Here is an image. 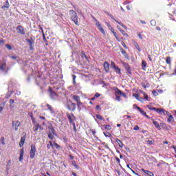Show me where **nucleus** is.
I'll return each instance as SVG.
<instances>
[{
  "label": "nucleus",
  "mask_w": 176,
  "mask_h": 176,
  "mask_svg": "<svg viewBox=\"0 0 176 176\" xmlns=\"http://www.w3.org/2000/svg\"><path fill=\"white\" fill-rule=\"evenodd\" d=\"M112 90L115 91L116 101H118V102L120 101V97H121L120 96H122V97H124V98H127V95H126V93H124V91L119 89V88L116 87H113L112 88Z\"/></svg>",
  "instance_id": "obj_1"
},
{
  "label": "nucleus",
  "mask_w": 176,
  "mask_h": 176,
  "mask_svg": "<svg viewBox=\"0 0 176 176\" xmlns=\"http://www.w3.org/2000/svg\"><path fill=\"white\" fill-rule=\"evenodd\" d=\"M67 118L69 120V123L70 124H72L73 126V129H74V131L75 133H76L77 130H76V125L75 124V122H76V117L75 116V115H74V113H67Z\"/></svg>",
  "instance_id": "obj_2"
},
{
  "label": "nucleus",
  "mask_w": 176,
  "mask_h": 176,
  "mask_svg": "<svg viewBox=\"0 0 176 176\" xmlns=\"http://www.w3.org/2000/svg\"><path fill=\"white\" fill-rule=\"evenodd\" d=\"M69 15L71 19L74 21L76 25H79V21H78V14L73 10H69Z\"/></svg>",
  "instance_id": "obj_3"
},
{
  "label": "nucleus",
  "mask_w": 176,
  "mask_h": 176,
  "mask_svg": "<svg viewBox=\"0 0 176 176\" xmlns=\"http://www.w3.org/2000/svg\"><path fill=\"white\" fill-rule=\"evenodd\" d=\"M147 107L149 109V111H155L157 113H160V115H163L164 116H166V110H164V109L153 107L149 105H148Z\"/></svg>",
  "instance_id": "obj_4"
},
{
  "label": "nucleus",
  "mask_w": 176,
  "mask_h": 176,
  "mask_svg": "<svg viewBox=\"0 0 176 176\" xmlns=\"http://www.w3.org/2000/svg\"><path fill=\"white\" fill-rule=\"evenodd\" d=\"M66 107L69 111L72 112H75V109H76V104L74 103L71 100H67Z\"/></svg>",
  "instance_id": "obj_5"
},
{
  "label": "nucleus",
  "mask_w": 176,
  "mask_h": 176,
  "mask_svg": "<svg viewBox=\"0 0 176 176\" xmlns=\"http://www.w3.org/2000/svg\"><path fill=\"white\" fill-rule=\"evenodd\" d=\"M30 159H35V155L36 153V146L35 144H32L30 146Z\"/></svg>",
  "instance_id": "obj_6"
},
{
  "label": "nucleus",
  "mask_w": 176,
  "mask_h": 176,
  "mask_svg": "<svg viewBox=\"0 0 176 176\" xmlns=\"http://www.w3.org/2000/svg\"><path fill=\"white\" fill-rule=\"evenodd\" d=\"M48 92L52 100H56L58 97V95L52 89V87H49Z\"/></svg>",
  "instance_id": "obj_7"
},
{
  "label": "nucleus",
  "mask_w": 176,
  "mask_h": 176,
  "mask_svg": "<svg viewBox=\"0 0 176 176\" xmlns=\"http://www.w3.org/2000/svg\"><path fill=\"white\" fill-rule=\"evenodd\" d=\"M72 98L73 100H74V101H76L78 108H79V107H82L83 104L80 101V96L78 95H74L73 96Z\"/></svg>",
  "instance_id": "obj_8"
},
{
  "label": "nucleus",
  "mask_w": 176,
  "mask_h": 176,
  "mask_svg": "<svg viewBox=\"0 0 176 176\" xmlns=\"http://www.w3.org/2000/svg\"><path fill=\"white\" fill-rule=\"evenodd\" d=\"M20 126H21V122H20V121H18V120L12 121V127L15 131H19V127H20Z\"/></svg>",
  "instance_id": "obj_9"
},
{
  "label": "nucleus",
  "mask_w": 176,
  "mask_h": 176,
  "mask_svg": "<svg viewBox=\"0 0 176 176\" xmlns=\"http://www.w3.org/2000/svg\"><path fill=\"white\" fill-rule=\"evenodd\" d=\"M123 66L124 67L126 71V75H131V67H130V65H129L126 63H123Z\"/></svg>",
  "instance_id": "obj_10"
},
{
  "label": "nucleus",
  "mask_w": 176,
  "mask_h": 176,
  "mask_svg": "<svg viewBox=\"0 0 176 176\" xmlns=\"http://www.w3.org/2000/svg\"><path fill=\"white\" fill-rule=\"evenodd\" d=\"M26 41L29 43L30 50H34V45L35 43V41H34V38H28L26 39Z\"/></svg>",
  "instance_id": "obj_11"
},
{
  "label": "nucleus",
  "mask_w": 176,
  "mask_h": 176,
  "mask_svg": "<svg viewBox=\"0 0 176 176\" xmlns=\"http://www.w3.org/2000/svg\"><path fill=\"white\" fill-rule=\"evenodd\" d=\"M165 115H167V116L168 117L167 120L168 123H171L172 122L174 121V117L173 116V115H171L170 112L166 111Z\"/></svg>",
  "instance_id": "obj_12"
},
{
  "label": "nucleus",
  "mask_w": 176,
  "mask_h": 176,
  "mask_svg": "<svg viewBox=\"0 0 176 176\" xmlns=\"http://www.w3.org/2000/svg\"><path fill=\"white\" fill-rule=\"evenodd\" d=\"M16 31H18V34H21V35H25V30L24 28L21 25H18L16 27Z\"/></svg>",
  "instance_id": "obj_13"
},
{
  "label": "nucleus",
  "mask_w": 176,
  "mask_h": 176,
  "mask_svg": "<svg viewBox=\"0 0 176 176\" xmlns=\"http://www.w3.org/2000/svg\"><path fill=\"white\" fill-rule=\"evenodd\" d=\"M103 67H104L105 72H107V74H108L109 72V63L108 62H104L103 63Z\"/></svg>",
  "instance_id": "obj_14"
},
{
  "label": "nucleus",
  "mask_w": 176,
  "mask_h": 176,
  "mask_svg": "<svg viewBox=\"0 0 176 176\" xmlns=\"http://www.w3.org/2000/svg\"><path fill=\"white\" fill-rule=\"evenodd\" d=\"M96 25H97L98 30L100 31V32H102V34H103V35H105V30H104V28H102L101 24H100V22L98 21L96 23Z\"/></svg>",
  "instance_id": "obj_15"
},
{
  "label": "nucleus",
  "mask_w": 176,
  "mask_h": 176,
  "mask_svg": "<svg viewBox=\"0 0 176 176\" xmlns=\"http://www.w3.org/2000/svg\"><path fill=\"white\" fill-rule=\"evenodd\" d=\"M45 107H47L46 111H49L50 113H54V109H53V107L49 104H46Z\"/></svg>",
  "instance_id": "obj_16"
},
{
  "label": "nucleus",
  "mask_w": 176,
  "mask_h": 176,
  "mask_svg": "<svg viewBox=\"0 0 176 176\" xmlns=\"http://www.w3.org/2000/svg\"><path fill=\"white\" fill-rule=\"evenodd\" d=\"M151 120L153 122V124H154L156 129H157L158 130H162V128L160 127V124H159V122H157V121H155L153 118H151Z\"/></svg>",
  "instance_id": "obj_17"
},
{
  "label": "nucleus",
  "mask_w": 176,
  "mask_h": 176,
  "mask_svg": "<svg viewBox=\"0 0 176 176\" xmlns=\"http://www.w3.org/2000/svg\"><path fill=\"white\" fill-rule=\"evenodd\" d=\"M26 135L25 134L23 137L21 138V140L19 142V146L21 148V146H23L24 144L25 143V138Z\"/></svg>",
  "instance_id": "obj_18"
},
{
  "label": "nucleus",
  "mask_w": 176,
  "mask_h": 176,
  "mask_svg": "<svg viewBox=\"0 0 176 176\" xmlns=\"http://www.w3.org/2000/svg\"><path fill=\"white\" fill-rule=\"evenodd\" d=\"M10 8V4L9 3V0H6L3 6H1V9H8Z\"/></svg>",
  "instance_id": "obj_19"
},
{
  "label": "nucleus",
  "mask_w": 176,
  "mask_h": 176,
  "mask_svg": "<svg viewBox=\"0 0 176 176\" xmlns=\"http://www.w3.org/2000/svg\"><path fill=\"white\" fill-rule=\"evenodd\" d=\"M23 159H24V148H22L20 151L19 162H23Z\"/></svg>",
  "instance_id": "obj_20"
},
{
  "label": "nucleus",
  "mask_w": 176,
  "mask_h": 176,
  "mask_svg": "<svg viewBox=\"0 0 176 176\" xmlns=\"http://www.w3.org/2000/svg\"><path fill=\"white\" fill-rule=\"evenodd\" d=\"M142 171H143V173H144V174H146L147 175L149 176H155V175L153 174V173L149 171V170H146L144 168H142Z\"/></svg>",
  "instance_id": "obj_21"
},
{
  "label": "nucleus",
  "mask_w": 176,
  "mask_h": 176,
  "mask_svg": "<svg viewBox=\"0 0 176 176\" xmlns=\"http://www.w3.org/2000/svg\"><path fill=\"white\" fill-rule=\"evenodd\" d=\"M140 92L142 94H143L144 98V100H146V101H149V98H148V94H146L145 93V91H142V90H140Z\"/></svg>",
  "instance_id": "obj_22"
},
{
  "label": "nucleus",
  "mask_w": 176,
  "mask_h": 176,
  "mask_svg": "<svg viewBox=\"0 0 176 176\" xmlns=\"http://www.w3.org/2000/svg\"><path fill=\"white\" fill-rule=\"evenodd\" d=\"M113 69H114L115 72L118 74V75H120V74H122V72L120 70V68H119V67L116 66V67H114Z\"/></svg>",
  "instance_id": "obj_23"
},
{
  "label": "nucleus",
  "mask_w": 176,
  "mask_h": 176,
  "mask_svg": "<svg viewBox=\"0 0 176 176\" xmlns=\"http://www.w3.org/2000/svg\"><path fill=\"white\" fill-rule=\"evenodd\" d=\"M48 129H49L48 133L56 134V130L54 129V128H53V126H50V127H48Z\"/></svg>",
  "instance_id": "obj_24"
},
{
  "label": "nucleus",
  "mask_w": 176,
  "mask_h": 176,
  "mask_svg": "<svg viewBox=\"0 0 176 176\" xmlns=\"http://www.w3.org/2000/svg\"><path fill=\"white\" fill-rule=\"evenodd\" d=\"M120 50L122 54H123V56H124V57L126 58H127V57H129V55H127V53L126 52V50H124V49L121 47Z\"/></svg>",
  "instance_id": "obj_25"
},
{
  "label": "nucleus",
  "mask_w": 176,
  "mask_h": 176,
  "mask_svg": "<svg viewBox=\"0 0 176 176\" xmlns=\"http://www.w3.org/2000/svg\"><path fill=\"white\" fill-rule=\"evenodd\" d=\"M133 46H135V49H137V50H138V52H141V48L140 47V45H138V43L135 41H133Z\"/></svg>",
  "instance_id": "obj_26"
},
{
  "label": "nucleus",
  "mask_w": 176,
  "mask_h": 176,
  "mask_svg": "<svg viewBox=\"0 0 176 176\" xmlns=\"http://www.w3.org/2000/svg\"><path fill=\"white\" fill-rule=\"evenodd\" d=\"M119 31H120V32H121V34H122V35L124 36L129 38V34L126 32V31H124V30H122V29H119Z\"/></svg>",
  "instance_id": "obj_27"
},
{
  "label": "nucleus",
  "mask_w": 176,
  "mask_h": 176,
  "mask_svg": "<svg viewBox=\"0 0 176 176\" xmlns=\"http://www.w3.org/2000/svg\"><path fill=\"white\" fill-rule=\"evenodd\" d=\"M113 34L115 38H116V40L118 41V42H120V41H122L123 37L119 38V37L118 36V34H116V32H113Z\"/></svg>",
  "instance_id": "obj_28"
},
{
  "label": "nucleus",
  "mask_w": 176,
  "mask_h": 176,
  "mask_svg": "<svg viewBox=\"0 0 176 176\" xmlns=\"http://www.w3.org/2000/svg\"><path fill=\"white\" fill-rule=\"evenodd\" d=\"M54 135H57L56 133H48V138L50 140H54Z\"/></svg>",
  "instance_id": "obj_29"
},
{
  "label": "nucleus",
  "mask_w": 176,
  "mask_h": 176,
  "mask_svg": "<svg viewBox=\"0 0 176 176\" xmlns=\"http://www.w3.org/2000/svg\"><path fill=\"white\" fill-rule=\"evenodd\" d=\"M81 57H82V58H85V60H89L87 55H86V53H85L84 51L81 52Z\"/></svg>",
  "instance_id": "obj_30"
},
{
  "label": "nucleus",
  "mask_w": 176,
  "mask_h": 176,
  "mask_svg": "<svg viewBox=\"0 0 176 176\" xmlns=\"http://www.w3.org/2000/svg\"><path fill=\"white\" fill-rule=\"evenodd\" d=\"M166 64H168V65H171V57L167 56V57H166Z\"/></svg>",
  "instance_id": "obj_31"
},
{
  "label": "nucleus",
  "mask_w": 176,
  "mask_h": 176,
  "mask_svg": "<svg viewBox=\"0 0 176 176\" xmlns=\"http://www.w3.org/2000/svg\"><path fill=\"white\" fill-rule=\"evenodd\" d=\"M116 141L118 142L120 148H123V142H122L120 140L116 139Z\"/></svg>",
  "instance_id": "obj_32"
},
{
  "label": "nucleus",
  "mask_w": 176,
  "mask_h": 176,
  "mask_svg": "<svg viewBox=\"0 0 176 176\" xmlns=\"http://www.w3.org/2000/svg\"><path fill=\"white\" fill-rule=\"evenodd\" d=\"M96 119H98L99 120H103V122H105V119L101 116L100 114L96 115Z\"/></svg>",
  "instance_id": "obj_33"
},
{
  "label": "nucleus",
  "mask_w": 176,
  "mask_h": 176,
  "mask_svg": "<svg viewBox=\"0 0 176 176\" xmlns=\"http://www.w3.org/2000/svg\"><path fill=\"white\" fill-rule=\"evenodd\" d=\"M5 68H6V63H3L0 65V69H1V71H5Z\"/></svg>",
  "instance_id": "obj_34"
},
{
  "label": "nucleus",
  "mask_w": 176,
  "mask_h": 176,
  "mask_svg": "<svg viewBox=\"0 0 176 176\" xmlns=\"http://www.w3.org/2000/svg\"><path fill=\"white\" fill-rule=\"evenodd\" d=\"M103 126L104 127L105 130H112V126H111V125L104 124Z\"/></svg>",
  "instance_id": "obj_35"
},
{
  "label": "nucleus",
  "mask_w": 176,
  "mask_h": 176,
  "mask_svg": "<svg viewBox=\"0 0 176 176\" xmlns=\"http://www.w3.org/2000/svg\"><path fill=\"white\" fill-rule=\"evenodd\" d=\"M142 67L143 69H145L144 68H146V61L145 60L142 61Z\"/></svg>",
  "instance_id": "obj_36"
},
{
  "label": "nucleus",
  "mask_w": 176,
  "mask_h": 176,
  "mask_svg": "<svg viewBox=\"0 0 176 176\" xmlns=\"http://www.w3.org/2000/svg\"><path fill=\"white\" fill-rule=\"evenodd\" d=\"M72 164H73V166L76 167V168H79V165L76 164V162L72 161Z\"/></svg>",
  "instance_id": "obj_37"
},
{
  "label": "nucleus",
  "mask_w": 176,
  "mask_h": 176,
  "mask_svg": "<svg viewBox=\"0 0 176 176\" xmlns=\"http://www.w3.org/2000/svg\"><path fill=\"white\" fill-rule=\"evenodd\" d=\"M141 86H142V87H144V89H146V87H149V83L145 85V83L142 82L141 83Z\"/></svg>",
  "instance_id": "obj_38"
},
{
  "label": "nucleus",
  "mask_w": 176,
  "mask_h": 176,
  "mask_svg": "<svg viewBox=\"0 0 176 176\" xmlns=\"http://www.w3.org/2000/svg\"><path fill=\"white\" fill-rule=\"evenodd\" d=\"M133 97H135V98H136V100H139V98H140V95H138V94H133Z\"/></svg>",
  "instance_id": "obj_39"
},
{
  "label": "nucleus",
  "mask_w": 176,
  "mask_h": 176,
  "mask_svg": "<svg viewBox=\"0 0 176 176\" xmlns=\"http://www.w3.org/2000/svg\"><path fill=\"white\" fill-rule=\"evenodd\" d=\"M139 111L140 112V113H142L143 115V116H144L146 114V112H145L142 109H139Z\"/></svg>",
  "instance_id": "obj_40"
},
{
  "label": "nucleus",
  "mask_w": 176,
  "mask_h": 176,
  "mask_svg": "<svg viewBox=\"0 0 176 176\" xmlns=\"http://www.w3.org/2000/svg\"><path fill=\"white\" fill-rule=\"evenodd\" d=\"M72 78H73V83L74 85H76V81L75 80L76 79V76L75 74L72 75Z\"/></svg>",
  "instance_id": "obj_41"
},
{
  "label": "nucleus",
  "mask_w": 176,
  "mask_h": 176,
  "mask_svg": "<svg viewBox=\"0 0 176 176\" xmlns=\"http://www.w3.org/2000/svg\"><path fill=\"white\" fill-rule=\"evenodd\" d=\"M103 134L105 137H112V135H111L109 132H104Z\"/></svg>",
  "instance_id": "obj_42"
},
{
  "label": "nucleus",
  "mask_w": 176,
  "mask_h": 176,
  "mask_svg": "<svg viewBox=\"0 0 176 176\" xmlns=\"http://www.w3.org/2000/svg\"><path fill=\"white\" fill-rule=\"evenodd\" d=\"M38 130H39V129L38 128V126L36 124L35 126L33 127V131H34V133H36V131H38Z\"/></svg>",
  "instance_id": "obj_43"
},
{
  "label": "nucleus",
  "mask_w": 176,
  "mask_h": 176,
  "mask_svg": "<svg viewBox=\"0 0 176 176\" xmlns=\"http://www.w3.org/2000/svg\"><path fill=\"white\" fill-rule=\"evenodd\" d=\"M54 146H55V148H56V149H60V148L59 144L56 142H54Z\"/></svg>",
  "instance_id": "obj_44"
},
{
  "label": "nucleus",
  "mask_w": 176,
  "mask_h": 176,
  "mask_svg": "<svg viewBox=\"0 0 176 176\" xmlns=\"http://www.w3.org/2000/svg\"><path fill=\"white\" fill-rule=\"evenodd\" d=\"M111 67L113 68H113H116V67H117L116 65L115 64V63L112 60L111 62Z\"/></svg>",
  "instance_id": "obj_45"
},
{
  "label": "nucleus",
  "mask_w": 176,
  "mask_h": 176,
  "mask_svg": "<svg viewBox=\"0 0 176 176\" xmlns=\"http://www.w3.org/2000/svg\"><path fill=\"white\" fill-rule=\"evenodd\" d=\"M152 94L155 96V97H157V96H159V94L157 93V91H156V90H153Z\"/></svg>",
  "instance_id": "obj_46"
},
{
  "label": "nucleus",
  "mask_w": 176,
  "mask_h": 176,
  "mask_svg": "<svg viewBox=\"0 0 176 176\" xmlns=\"http://www.w3.org/2000/svg\"><path fill=\"white\" fill-rule=\"evenodd\" d=\"M116 23H118V24H120V25H121V27H123L124 28H126V26H124V25L118 21H116V19H114Z\"/></svg>",
  "instance_id": "obj_47"
},
{
  "label": "nucleus",
  "mask_w": 176,
  "mask_h": 176,
  "mask_svg": "<svg viewBox=\"0 0 176 176\" xmlns=\"http://www.w3.org/2000/svg\"><path fill=\"white\" fill-rule=\"evenodd\" d=\"M1 141L2 145H5V137L2 136L1 138Z\"/></svg>",
  "instance_id": "obj_48"
},
{
  "label": "nucleus",
  "mask_w": 176,
  "mask_h": 176,
  "mask_svg": "<svg viewBox=\"0 0 176 176\" xmlns=\"http://www.w3.org/2000/svg\"><path fill=\"white\" fill-rule=\"evenodd\" d=\"M36 125L37 126L38 130H43V127L42 126V125L39 124H36Z\"/></svg>",
  "instance_id": "obj_49"
},
{
  "label": "nucleus",
  "mask_w": 176,
  "mask_h": 176,
  "mask_svg": "<svg viewBox=\"0 0 176 176\" xmlns=\"http://www.w3.org/2000/svg\"><path fill=\"white\" fill-rule=\"evenodd\" d=\"M49 144L51 148H52V149H54V143H53L52 141H50Z\"/></svg>",
  "instance_id": "obj_50"
},
{
  "label": "nucleus",
  "mask_w": 176,
  "mask_h": 176,
  "mask_svg": "<svg viewBox=\"0 0 176 176\" xmlns=\"http://www.w3.org/2000/svg\"><path fill=\"white\" fill-rule=\"evenodd\" d=\"M94 97H95L96 98H98V97H101V95H100V93L96 92V93L95 94V95H94Z\"/></svg>",
  "instance_id": "obj_51"
},
{
  "label": "nucleus",
  "mask_w": 176,
  "mask_h": 176,
  "mask_svg": "<svg viewBox=\"0 0 176 176\" xmlns=\"http://www.w3.org/2000/svg\"><path fill=\"white\" fill-rule=\"evenodd\" d=\"M133 130H135V131H138V130H140V126H138V125H135L133 127Z\"/></svg>",
  "instance_id": "obj_52"
},
{
  "label": "nucleus",
  "mask_w": 176,
  "mask_h": 176,
  "mask_svg": "<svg viewBox=\"0 0 176 176\" xmlns=\"http://www.w3.org/2000/svg\"><path fill=\"white\" fill-rule=\"evenodd\" d=\"M6 47H7L8 50H12V46L10 44H6Z\"/></svg>",
  "instance_id": "obj_53"
},
{
  "label": "nucleus",
  "mask_w": 176,
  "mask_h": 176,
  "mask_svg": "<svg viewBox=\"0 0 176 176\" xmlns=\"http://www.w3.org/2000/svg\"><path fill=\"white\" fill-rule=\"evenodd\" d=\"M13 104H14V100L10 99V106L12 107V105H13Z\"/></svg>",
  "instance_id": "obj_54"
},
{
  "label": "nucleus",
  "mask_w": 176,
  "mask_h": 176,
  "mask_svg": "<svg viewBox=\"0 0 176 176\" xmlns=\"http://www.w3.org/2000/svg\"><path fill=\"white\" fill-rule=\"evenodd\" d=\"M146 142L148 145H153V142L152 140H147Z\"/></svg>",
  "instance_id": "obj_55"
},
{
  "label": "nucleus",
  "mask_w": 176,
  "mask_h": 176,
  "mask_svg": "<svg viewBox=\"0 0 176 176\" xmlns=\"http://www.w3.org/2000/svg\"><path fill=\"white\" fill-rule=\"evenodd\" d=\"M131 171L135 174V175H137V176H140V175L137 173H135V171L134 170H133V168H130Z\"/></svg>",
  "instance_id": "obj_56"
},
{
  "label": "nucleus",
  "mask_w": 176,
  "mask_h": 176,
  "mask_svg": "<svg viewBox=\"0 0 176 176\" xmlns=\"http://www.w3.org/2000/svg\"><path fill=\"white\" fill-rule=\"evenodd\" d=\"M133 108H135L138 111L141 109V107H138L136 104H133Z\"/></svg>",
  "instance_id": "obj_57"
},
{
  "label": "nucleus",
  "mask_w": 176,
  "mask_h": 176,
  "mask_svg": "<svg viewBox=\"0 0 176 176\" xmlns=\"http://www.w3.org/2000/svg\"><path fill=\"white\" fill-rule=\"evenodd\" d=\"M96 111H101V106H100V105H96Z\"/></svg>",
  "instance_id": "obj_58"
},
{
  "label": "nucleus",
  "mask_w": 176,
  "mask_h": 176,
  "mask_svg": "<svg viewBox=\"0 0 176 176\" xmlns=\"http://www.w3.org/2000/svg\"><path fill=\"white\" fill-rule=\"evenodd\" d=\"M138 101H140V102H144V98L142 97H139V99H138Z\"/></svg>",
  "instance_id": "obj_59"
},
{
  "label": "nucleus",
  "mask_w": 176,
  "mask_h": 176,
  "mask_svg": "<svg viewBox=\"0 0 176 176\" xmlns=\"http://www.w3.org/2000/svg\"><path fill=\"white\" fill-rule=\"evenodd\" d=\"M151 25H156V21L152 20V21H151Z\"/></svg>",
  "instance_id": "obj_60"
},
{
  "label": "nucleus",
  "mask_w": 176,
  "mask_h": 176,
  "mask_svg": "<svg viewBox=\"0 0 176 176\" xmlns=\"http://www.w3.org/2000/svg\"><path fill=\"white\" fill-rule=\"evenodd\" d=\"M122 45L123 46V47H124V49H127V45H126V43H124V42L122 41Z\"/></svg>",
  "instance_id": "obj_61"
},
{
  "label": "nucleus",
  "mask_w": 176,
  "mask_h": 176,
  "mask_svg": "<svg viewBox=\"0 0 176 176\" xmlns=\"http://www.w3.org/2000/svg\"><path fill=\"white\" fill-rule=\"evenodd\" d=\"M106 24H107V26L108 27L109 30L112 28V26L111 25V24H109V23H107Z\"/></svg>",
  "instance_id": "obj_62"
},
{
  "label": "nucleus",
  "mask_w": 176,
  "mask_h": 176,
  "mask_svg": "<svg viewBox=\"0 0 176 176\" xmlns=\"http://www.w3.org/2000/svg\"><path fill=\"white\" fill-rule=\"evenodd\" d=\"M148 58L149 61H152V56H151L150 54L148 55Z\"/></svg>",
  "instance_id": "obj_63"
},
{
  "label": "nucleus",
  "mask_w": 176,
  "mask_h": 176,
  "mask_svg": "<svg viewBox=\"0 0 176 176\" xmlns=\"http://www.w3.org/2000/svg\"><path fill=\"white\" fill-rule=\"evenodd\" d=\"M138 36L140 38V39H143L142 35H141L140 33L138 34Z\"/></svg>",
  "instance_id": "obj_64"
}]
</instances>
